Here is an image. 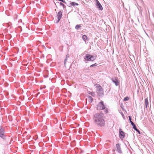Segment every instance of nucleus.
<instances>
[{
	"mask_svg": "<svg viewBox=\"0 0 154 154\" xmlns=\"http://www.w3.org/2000/svg\"><path fill=\"white\" fill-rule=\"evenodd\" d=\"M103 114L101 112L95 113L93 119L95 123L101 126L105 125Z\"/></svg>",
	"mask_w": 154,
	"mask_h": 154,
	"instance_id": "obj_1",
	"label": "nucleus"
},
{
	"mask_svg": "<svg viewBox=\"0 0 154 154\" xmlns=\"http://www.w3.org/2000/svg\"><path fill=\"white\" fill-rule=\"evenodd\" d=\"M97 109L99 110L105 109V113H107L108 112V109L106 108V106L104 105L103 101H101L98 103L97 107Z\"/></svg>",
	"mask_w": 154,
	"mask_h": 154,
	"instance_id": "obj_2",
	"label": "nucleus"
},
{
	"mask_svg": "<svg viewBox=\"0 0 154 154\" xmlns=\"http://www.w3.org/2000/svg\"><path fill=\"white\" fill-rule=\"evenodd\" d=\"M96 57L92 55H87L85 57V59L88 61H93L94 60L96 59Z\"/></svg>",
	"mask_w": 154,
	"mask_h": 154,
	"instance_id": "obj_3",
	"label": "nucleus"
},
{
	"mask_svg": "<svg viewBox=\"0 0 154 154\" xmlns=\"http://www.w3.org/2000/svg\"><path fill=\"white\" fill-rule=\"evenodd\" d=\"M96 88L97 90L98 91V92L99 93H101L103 92V90L101 86L99 84L96 85Z\"/></svg>",
	"mask_w": 154,
	"mask_h": 154,
	"instance_id": "obj_4",
	"label": "nucleus"
},
{
	"mask_svg": "<svg viewBox=\"0 0 154 154\" xmlns=\"http://www.w3.org/2000/svg\"><path fill=\"white\" fill-rule=\"evenodd\" d=\"M96 5L99 10H102L103 9V7L98 0H96Z\"/></svg>",
	"mask_w": 154,
	"mask_h": 154,
	"instance_id": "obj_5",
	"label": "nucleus"
},
{
	"mask_svg": "<svg viewBox=\"0 0 154 154\" xmlns=\"http://www.w3.org/2000/svg\"><path fill=\"white\" fill-rule=\"evenodd\" d=\"M112 81L113 82L115 83L116 85H119V80L117 78H112Z\"/></svg>",
	"mask_w": 154,
	"mask_h": 154,
	"instance_id": "obj_6",
	"label": "nucleus"
},
{
	"mask_svg": "<svg viewBox=\"0 0 154 154\" xmlns=\"http://www.w3.org/2000/svg\"><path fill=\"white\" fill-rule=\"evenodd\" d=\"M62 16V12L61 11H60L58 13L57 17L58 21H59L61 18Z\"/></svg>",
	"mask_w": 154,
	"mask_h": 154,
	"instance_id": "obj_7",
	"label": "nucleus"
},
{
	"mask_svg": "<svg viewBox=\"0 0 154 154\" xmlns=\"http://www.w3.org/2000/svg\"><path fill=\"white\" fill-rule=\"evenodd\" d=\"M0 136L2 138L4 137L3 130L1 127H0Z\"/></svg>",
	"mask_w": 154,
	"mask_h": 154,
	"instance_id": "obj_8",
	"label": "nucleus"
},
{
	"mask_svg": "<svg viewBox=\"0 0 154 154\" xmlns=\"http://www.w3.org/2000/svg\"><path fill=\"white\" fill-rule=\"evenodd\" d=\"M119 134H120V137L122 139L124 137V132L122 131H121L120 130L119 131Z\"/></svg>",
	"mask_w": 154,
	"mask_h": 154,
	"instance_id": "obj_9",
	"label": "nucleus"
},
{
	"mask_svg": "<svg viewBox=\"0 0 154 154\" xmlns=\"http://www.w3.org/2000/svg\"><path fill=\"white\" fill-rule=\"evenodd\" d=\"M116 146L117 147V150L119 152H121V151L120 148V145L119 144H117L116 145Z\"/></svg>",
	"mask_w": 154,
	"mask_h": 154,
	"instance_id": "obj_10",
	"label": "nucleus"
},
{
	"mask_svg": "<svg viewBox=\"0 0 154 154\" xmlns=\"http://www.w3.org/2000/svg\"><path fill=\"white\" fill-rule=\"evenodd\" d=\"M70 5L71 6H74L75 5H79V4H78V3H75L74 2H71L70 3Z\"/></svg>",
	"mask_w": 154,
	"mask_h": 154,
	"instance_id": "obj_11",
	"label": "nucleus"
},
{
	"mask_svg": "<svg viewBox=\"0 0 154 154\" xmlns=\"http://www.w3.org/2000/svg\"><path fill=\"white\" fill-rule=\"evenodd\" d=\"M133 128L135 130H136L137 131L139 134H140V131L138 130L137 129V128H136V127L135 125H133Z\"/></svg>",
	"mask_w": 154,
	"mask_h": 154,
	"instance_id": "obj_12",
	"label": "nucleus"
},
{
	"mask_svg": "<svg viewBox=\"0 0 154 154\" xmlns=\"http://www.w3.org/2000/svg\"><path fill=\"white\" fill-rule=\"evenodd\" d=\"M82 38L83 40L85 41H86V40H87L88 38L87 36L85 35H83L82 36Z\"/></svg>",
	"mask_w": 154,
	"mask_h": 154,
	"instance_id": "obj_13",
	"label": "nucleus"
},
{
	"mask_svg": "<svg viewBox=\"0 0 154 154\" xmlns=\"http://www.w3.org/2000/svg\"><path fill=\"white\" fill-rule=\"evenodd\" d=\"M148 104V101L147 98H146L145 101V105L146 107V108Z\"/></svg>",
	"mask_w": 154,
	"mask_h": 154,
	"instance_id": "obj_14",
	"label": "nucleus"
},
{
	"mask_svg": "<svg viewBox=\"0 0 154 154\" xmlns=\"http://www.w3.org/2000/svg\"><path fill=\"white\" fill-rule=\"evenodd\" d=\"M81 27V25H77L75 26V28L76 29H78L79 28Z\"/></svg>",
	"mask_w": 154,
	"mask_h": 154,
	"instance_id": "obj_15",
	"label": "nucleus"
},
{
	"mask_svg": "<svg viewBox=\"0 0 154 154\" xmlns=\"http://www.w3.org/2000/svg\"><path fill=\"white\" fill-rule=\"evenodd\" d=\"M121 107L122 108L123 110L124 109V106L123 105L122 103L121 104Z\"/></svg>",
	"mask_w": 154,
	"mask_h": 154,
	"instance_id": "obj_16",
	"label": "nucleus"
},
{
	"mask_svg": "<svg viewBox=\"0 0 154 154\" xmlns=\"http://www.w3.org/2000/svg\"><path fill=\"white\" fill-rule=\"evenodd\" d=\"M97 64H96V63H95L94 64H92L91 65L90 67H92L94 66H97Z\"/></svg>",
	"mask_w": 154,
	"mask_h": 154,
	"instance_id": "obj_17",
	"label": "nucleus"
},
{
	"mask_svg": "<svg viewBox=\"0 0 154 154\" xmlns=\"http://www.w3.org/2000/svg\"><path fill=\"white\" fill-rule=\"evenodd\" d=\"M88 98H89V99L90 100H91V101H92V100H93L92 98L90 96H89L88 97Z\"/></svg>",
	"mask_w": 154,
	"mask_h": 154,
	"instance_id": "obj_18",
	"label": "nucleus"
},
{
	"mask_svg": "<svg viewBox=\"0 0 154 154\" xmlns=\"http://www.w3.org/2000/svg\"><path fill=\"white\" fill-rule=\"evenodd\" d=\"M60 5L62 6L63 7H64V6H65L62 3L60 2Z\"/></svg>",
	"mask_w": 154,
	"mask_h": 154,
	"instance_id": "obj_19",
	"label": "nucleus"
},
{
	"mask_svg": "<svg viewBox=\"0 0 154 154\" xmlns=\"http://www.w3.org/2000/svg\"><path fill=\"white\" fill-rule=\"evenodd\" d=\"M59 1H61L63 3H66L65 1L64 0H58Z\"/></svg>",
	"mask_w": 154,
	"mask_h": 154,
	"instance_id": "obj_20",
	"label": "nucleus"
},
{
	"mask_svg": "<svg viewBox=\"0 0 154 154\" xmlns=\"http://www.w3.org/2000/svg\"><path fill=\"white\" fill-rule=\"evenodd\" d=\"M129 99H130V98H129V97H126V101L129 100Z\"/></svg>",
	"mask_w": 154,
	"mask_h": 154,
	"instance_id": "obj_21",
	"label": "nucleus"
},
{
	"mask_svg": "<svg viewBox=\"0 0 154 154\" xmlns=\"http://www.w3.org/2000/svg\"><path fill=\"white\" fill-rule=\"evenodd\" d=\"M131 122V125H132L133 126V125H135V124H134V123L133 122H132V121H131V122Z\"/></svg>",
	"mask_w": 154,
	"mask_h": 154,
	"instance_id": "obj_22",
	"label": "nucleus"
},
{
	"mask_svg": "<svg viewBox=\"0 0 154 154\" xmlns=\"http://www.w3.org/2000/svg\"><path fill=\"white\" fill-rule=\"evenodd\" d=\"M129 120L130 121V122H131V121H131V117H130V116H129Z\"/></svg>",
	"mask_w": 154,
	"mask_h": 154,
	"instance_id": "obj_23",
	"label": "nucleus"
},
{
	"mask_svg": "<svg viewBox=\"0 0 154 154\" xmlns=\"http://www.w3.org/2000/svg\"><path fill=\"white\" fill-rule=\"evenodd\" d=\"M124 101L125 100V98L124 99Z\"/></svg>",
	"mask_w": 154,
	"mask_h": 154,
	"instance_id": "obj_24",
	"label": "nucleus"
},
{
	"mask_svg": "<svg viewBox=\"0 0 154 154\" xmlns=\"http://www.w3.org/2000/svg\"><path fill=\"white\" fill-rule=\"evenodd\" d=\"M123 116H124V114H123Z\"/></svg>",
	"mask_w": 154,
	"mask_h": 154,
	"instance_id": "obj_25",
	"label": "nucleus"
}]
</instances>
